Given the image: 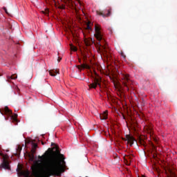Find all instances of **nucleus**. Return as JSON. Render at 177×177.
Returning a JSON list of instances; mask_svg holds the SVG:
<instances>
[{"label": "nucleus", "mask_w": 177, "mask_h": 177, "mask_svg": "<svg viewBox=\"0 0 177 177\" xmlns=\"http://www.w3.org/2000/svg\"><path fill=\"white\" fill-rule=\"evenodd\" d=\"M55 146L48 149L42 156H39L38 160L34 162L31 167L32 175L35 177L62 176L66 172V158L60 153L59 147L54 142Z\"/></svg>", "instance_id": "f257e3e1"}, {"label": "nucleus", "mask_w": 177, "mask_h": 177, "mask_svg": "<svg viewBox=\"0 0 177 177\" xmlns=\"http://www.w3.org/2000/svg\"><path fill=\"white\" fill-rule=\"evenodd\" d=\"M102 28L97 24L95 26V31L94 34L95 37L97 39V44L98 46H100V49L102 53V55L107 59V61H110L113 59V56L111 55V53L110 52V49L107 46V43L103 37V33L101 31Z\"/></svg>", "instance_id": "f03ea898"}, {"label": "nucleus", "mask_w": 177, "mask_h": 177, "mask_svg": "<svg viewBox=\"0 0 177 177\" xmlns=\"http://www.w3.org/2000/svg\"><path fill=\"white\" fill-rule=\"evenodd\" d=\"M120 77L122 80V84L125 86L127 91H129V88H132V84H133L132 80L129 79V75L122 73Z\"/></svg>", "instance_id": "7ed1b4c3"}, {"label": "nucleus", "mask_w": 177, "mask_h": 177, "mask_svg": "<svg viewBox=\"0 0 177 177\" xmlns=\"http://www.w3.org/2000/svg\"><path fill=\"white\" fill-rule=\"evenodd\" d=\"M102 82V77L99 76V75L95 73V76L93 77V82L90 84H88L89 89H96L97 88V85L101 86L100 83Z\"/></svg>", "instance_id": "20e7f679"}, {"label": "nucleus", "mask_w": 177, "mask_h": 177, "mask_svg": "<svg viewBox=\"0 0 177 177\" xmlns=\"http://www.w3.org/2000/svg\"><path fill=\"white\" fill-rule=\"evenodd\" d=\"M123 140L127 142V145H130L131 147H132V146H133V143L136 142L135 138L131 135H126V137L125 138H123Z\"/></svg>", "instance_id": "39448f33"}, {"label": "nucleus", "mask_w": 177, "mask_h": 177, "mask_svg": "<svg viewBox=\"0 0 177 177\" xmlns=\"http://www.w3.org/2000/svg\"><path fill=\"white\" fill-rule=\"evenodd\" d=\"M17 171L19 175L21 176L30 177V171L28 170H23L21 167H17Z\"/></svg>", "instance_id": "423d86ee"}, {"label": "nucleus", "mask_w": 177, "mask_h": 177, "mask_svg": "<svg viewBox=\"0 0 177 177\" xmlns=\"http://www.w3.org/2000/svg\"><path fill=\"white\" fill-rule=\"evenodd\" d=\"M71 2L73 8H74L75 9H81V7L82 6V2H81V1L75 0L74 1L72 0Z\"/></svg>", "instance_id": "0eeeda50"}, {"label": "nucleus", "mask_w": 177, "mask_h": 177, "mask_svg": "<svg viewBox=\"0 0 177 177\" xmlns=\"http://www.w3.org/2000/svg\"><path fill=\"white\" fill-rule=\"evenodd\" d=\"M1 168H3L4 169H8V171H10V165H9V160L3 159V162L1 164Z\"/></svg>", "instance_id": "6e6552de"}, {"label": "nucleus", "mask_w": 177, "mask_h": 177, "mask_svg": "<svg viewBox=\"0 0 177 177\" xmlns=\"http://www.w3.org/2000/svg\"><path fill=\"white\" fill-rule=\"evenodd\" d=\"M0 113L2 115L4 114H8V115H12L13 113H12V110L9 109V107L5 106L4 109L2 111L0 109Z\"/></svg>", "instance_id": "1a4fd4ad"}, {"label": "nucleus", "mask_w": 177, "mask_h": 177, "mask_svg": "<svg viewBox=\"0 0 177 177\" xmlns=\"http://www.w3.org/2000/svg\"><path fill=\"white\" fill-rule=\"evenodd\" d=\"M97 15H99V16H102V17H109V16L111 15V10H109L107 14H105L102 11H97Z\"/></svg>", "instance_id": "9d476101"}, {"label": "nucleus", "mask_w": 177, "mask_h": 177, "mask_svg": "<svg viewBox=\"0 0 177 177\" xmlns=\"http://www.w3.org/2000/svg\"><path fill=\"white\" fill-rule=\"evenodd\" d=\"M145 129L147 131V133L153 135V127H151V125L145 126Z\"/></svg>", "instance_id": "9b49d317"}, {"label": "nucleus", "mask_w": 177, "mask_h": 177, "mask_svg": "<svg viewBox=\"0 0 177 177\" xmlns=\"http://www.w3.org/2000/svg\"><path fill=\"white\" fill-rule=\"evenodd\" d=\"M85 44L86 46H91L93 44L95 43V40H93L91 38L84 40Z\"/></svg>", "instance_id": "f8f14e48"}, {"label": "nucleus", "mask_w": 177, "mask_h": 177, "mask_svg": "<svg viewBox=\"0 0 177 177\" xmlns=\"http://www.w3.org/2000/svg\"><path fill=\"white\" fill-rule=\"evenodd\" d=\"M168 176L169 177H177L176 173L175 172V170H172L171 169H168Z\"/></svg>", "instance_id": "ddd939ff"}, {"label": "nucleus", "mask_w": 177, "mask_h": 177, "mask_svg": "<svg viewBox=\"0 0 177 177\" xmlns=\"http://www.w3.org/2000/svg\"><path fill=\"white\" fill-rule=\"evenodd\" d=\"M11 119L12 122H14L15 125H17V122H19V120H17V113H15L13 115H11Z\"/></svg>", "instance_id": "4468645a"}, {"label": "nucleus", "mask_w": 177, "mask_h": 177, "mask_svg": "<svg viewBox=\"0 0 177 177\" xmlns=\"http://www.w3.org/2000/svg\"><path fill=\"white\" fill-rule=\"evenodd\" d=\"M49 74L51 77H56V75L59 74V71L55 69L50 70L49 71Z\"/></svg>", "instance_id": "2eb2a0df"}, {"label": "nucleus", "mask_w": 177, "mask_h": 177, "mask_svg": "<svg viewBox=\"0 0 177 177\" xmlns=\"http://www.w3.org/2000/svg\"><path fill=\"white\" fill-rule=\"evenodd\" d=\"M132 158H133V156H127L125 160L127 161V165H131V161H132Z\"/></svg>", "instance_id": "dca6fc26"}, {"label": "nucleus", "mask_w": 177, "mask_h": 177, "mask_svg": "<svg viewBox=\"0 0 177 177\" xmlns=\"http://www.w3.org/2000/svg\"><path fill=\"white\" fill-rule=\"evenodd\" d=\"M28 158L30 162H34V160H35V156L34 155V153H29Z\"/></svg>", "instance_id": "f3484780"}, {"label": "nucleus", "mask_w": 177, "mask_h": 177, "mask_svg": "<svg viewBox=\"0 0 177 177\" xmlns=\"http://www.w3.org/2000/svg\"><path fill=\"white\" fill-rule=\"evenodd\" d=\"M100 120H107V112H104L100 115Z\"/></svg>", "instance_id": "a211bd4d"}, {"label": "nucleus", "mask_w": 177, "mask_h": 177, "mask_svg": "<svg viewBox=\"0 0 177 177\" xmlns=\"http://www.w3.org/2000/svg\"><path fill=\"white\" fill-rule=\"evenodd\" d=\"M139 143L141 145V146H143L144 147H146V146H147L146 142L142 138H139Z\"/></svg>", "instance_id": "6ab92c4d"}, {"label": "nucleus", "mask_w": 177, "mask_h": 177, "mask_svg": "<svg viewBox=\"0 0 177 177\" xmlns=\"http://www.w3.org/2000/svg\"><path fill=\"white\" fill-rule=\"evenodd\" d=\"M79 70H82V68H89V66L87 64H82L77 66Z\"/></svg>", "instance_id": "aec40b11"}, {"label": "nucleus", "mask_w": 177, "mask_h": 177, "mask_svg": "<svg viewBox=\"0 0 177 177\" xmlns=\"http://www.w3.org/2000/svg\"><path fill=\"white\" fill-rule=\"evenodd\" d=\"M21 150H22L21 146L18 145L17 148V153H16L15 156H19L20 153L21 152Z\"/></svg>", "instance_id": "412c9836"}, {"label": "nucleus", "mask_w": 177, "mask_h": 177, "mask_svg": "<svg viewBox=\"0 0 177 177\" xmlns=\"http://www.w3.org/2000/svg\"><path fill=\"white\" fill-rule=\"evenodd\" d=\"M7 78H8V81L10 80H16V78H17V75H12L11 76H8Z\"/></svg>", "instance_id": "4be33fe9"}, {"label": "nucleus", "mask_w": 177, "mask_h": 177, "mask_svg": "<svg viewBox=\"0 0 177 177\" xmlns=\"http://www.w3.org/2000/svg\"><path fill=\"white\" fill-rule=\"evenodd\" d=\"M71 50H73V52H77V47L73 46V44L70 45Z\"/></svg>", "instance_id": "5701e85b"}, {"label": "nucleus", "mask_w": 177, "mask_h": 177, "mask_svg": "<svg viewBox=\"0 0 177 177\" xmlns=\"http://www.w3.org/2000/svg\"><path fill=\"white\" fill-rule=\"evenodd\" d=\"M37 147H38V145L36 143L32 142V149L37 150Z\"/></svg>", "instance_id": "b1692460"}, {"label": "nucleus", "mask_w": 177, "mask_h": 177, "mask_svg": "<svg viewBox=\"0 0 177 177\" xmlns=\"http://www.w3.org/2000/svg\"><path fill=\"white\" fill-rule=\"evenodd\" d=\"M44 15H46V16H48L49 15V10L46 9L44 11H41Z\"/></svg>", "instance_id": "393cba45"}, {"label": "nucleus", "mask_w": 177, "mask_h": 177, "mask_svg": "<svg viewBox=\"0 0 177 177\" xmlns=\"http://www.w3.org/2000/svg\"><path fill=\"white\" fill-rule=\"evenodd\" d=\"M86 30H92V28H91V22H88L86 25Z\"/></svg>", "instance_id": "a878e982"}, {"label": "nucleus", "mask_w": 177, "mask_h": 177, "mask_svg": "<svg viewBox=\"0 0 177 177\" xmlns=\"http://www.w3.org/2000/svg\"><path fill=\"white\" fill-rule=\"evenodd\" d=\"M151 147L153 149V150H156L157 149V147H156V145H154V144L151 143Z\"/></svg>", "instance_id": "bb28decb"}, {"label": "nucleus", "mask_w": 177, "mask_h": 177, "mask_svg": "<svg viewBox=\"0 0 177 177\" xmlns=\"http://www.w3.org/2000/svg\"><path fill=\"white\" fill-rule=\"evenodd\" d=\"M3 9L7 15H9V12H8V9H6V7H3Z\"/></svg>", "instance_id": "cd10ccee"}, {"label": "nucleus", "mask_w": 177, "mask_h": 177, "mask_svg": "<svg viewBox=\"0 0 177 177\" xmlns=\"http://www.w3.org/2000/svg\"><path fill=\"white\" fill-rule=\"evenodd\" d=\"M35 150L36 149H31V154H34L35 155Z\"/></svg>", "instance_id": "c85d7f7f"}, {"label": "nucleus", "mask_w": 177, "mask_h": 177, "mask_svg": "<svg viewBox=\"0 0 177 177\" xmlns=\"http://www.w3.org/2000/svg\"><path fill=\"white\" fill-rule=\"evenodd\" d=\"M121 56H122L124 58L126 57L125 55L124 54V53H121Z\"/></svg>", "instance_id": "c756f323"}, {"label": "nucleus", "mask_w": 177, "mask_h": 177, "mask_svg": "<svg viewBox=\"0 0 177 177\" xmlns=\"http://www.w3.org/2000/svg\"><path fill=\"white\" fill-rule=\"evenodd\" d=\"M60 60H62V57H58L57 62H60Z\"/></svg>", "instance_id": "7c9ffc66"}, {"label": "nucleus", "mask_w": 177, "mask_h": 177, "mask_svg": "<svg viewBox=\"0 0 177 177\" xmlns=\"http://www.w3.org/2000/svg\"><path fill=\"white\" fill-rule=\"evenodd\" d=\"M41 145H44V142H41Z\"/></svg>", "instance_id": "2f4dec72"}, {"label": "nucleus", "mask_w": 177, "mask_h": 177, "mask_svg": "<svg viewBox=\"0 0 177 177\" xmlns=\"http://www.w3.org/2000/svg\"><path fill=\"white\" fill-rule=\"evenodd\" d=\"M142 139H144V140H145V137H144V138H142Z\"/></svg>", "instance_id": "473e14b6"}]
</instances>
